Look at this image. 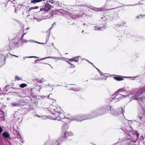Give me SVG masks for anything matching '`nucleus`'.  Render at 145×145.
<instances>
[{"mask_svg": "<svg viewBox=\"0 0 145 145\" xmlns=\"http://www.w3.org/2000/svg\"><path fill=\"white\" fill-rule=\"evenodd\" d=\"M108 106H104L96 110L91 112L90 114H88L86 115H82L81 116H77L72 119L78 121H82L90 119L93 118L103 115L105 114L106 112L108 111Z\"/></svg>", "mask_w": 145, "mask_h": 145, "instance_id": "nucleus-1", "label": "nucleus"}, {"mask_svg": "<svg viewBox=\"0 0 145 145\" xmlns=\"http://www.w3.org/2000/svg\"><path fill=\"white\" fill-rule=\"evenodd\" d=\"M128 97L132 99L139 100L144 103L145 102V87L139 88L137 89L135 94H130Z\"/></svg>", "mask_w": 145, "mask_h": 145, "instance_id": "nucleus-2", "label": "nucleus"}, {"mask_svg": "<svg viewBox=\"0 0 145 145\" xmlns=\"http://www.w3.org/2000/svg\"><path fill=\"white\" fill-rule=\"evenodd\" d=\"M72 133L70 132H68L63 131L61 133V137L58 139V140H53L51 145H59L61 144V142H62L65 140L66 138H67L68 135H71Z\"/></svg>", "mask_w": 145, "mask_h": 145, "instance_id": "nucleus-3", "label": "nucleus"}, {"mask_svg": "<svg viewBox=\"0 0 145 145\" xmlns=\"http://www.w3.org/2000/svg\"><path fill=\"white\" fill-rule=\"evenodd\" d=\"M129 94H130L126 95H122L116 92L112 95L111 98L108 100V101L109 102V103H110L112 101H113L114 103H115L120 101L123 98H124L126 97H128L129 98L131 99V100L130 101H131L133 99L132 98H130L128 97V95Z\"/></svg>", "mask_w": 145, "mask_h": 145, "instance_id": "nucleus-4", "label": "nucleus"}, {"mask_svg": "<svg viewBox=\"0 0 145 145\" xmlns=\"http://www.w3.org/2000/svg\"><path fill=\"white\" fill-rule=\"evenodd\" d=\"M107 107L108 108V111L110 110L111 114L114 116H116L120 114H122L123 116V114L125 112V110H123V108L124 109V108H118L116 111L115 110L112 106L108 105Z\"/></svg>", "mask_w": 145, "mask_h": 145, "instance_id": "nucleus-5", "label": "nucleus"}, {"mask_svg": "<svg viewBox=\"0 0 145 145\" xmlns=\"http://www.w3.org/2000/svg\"><path fill=\"white\" fill-rule=\"evenodd\" d=\"M145 111L143 110L142 112L139 113L138 116L137 120H135V121L140 123V125H142L144 126H145Z\"/></svg>", "mask_w": 145, "mask_h": 145, "instance_id": "nucleus-6", "label": "nucleus"}, {"mask_svg": "<svg viewBox=\"0 0 145 145\" xmlns=\"http://www.w3.org/2000/svg\"><path fill=\"white\" fill-rule=\"evenodd\" d=\"M54 111L56 113V114L57 115L59 116V118H60L59 119L60 121H61V119L65 118H64L65 117V116H63L64 114L63 113V111L62 110H61L60 107H59L58 108H56V109H54Z\"/></svg>", "mask_w": 145, "mask_h": 145, "instance_id": "nucleus-7", "label": "nucleus"}, {"mask_svg": "<svg viewBox=\"0 0 145 145\" xmlns=\"http://www.w3.org/2000/svg\"><path fill=\"white\" fill-rule=\"evenodd\" d=\"M24 102L22 99H19L17 102H13L11 104L14 107L21 106L24 105Z\"/></svg>", "mask_w": 145, "mask_h": 145, "instance_id": "nucleus-8", "label": "nucleus"}, {"mask_svg": "<svg viewBox=\"0 0 145 145\" xmlns=\"http://www.w3.org/2000/svg\"><path fill=\"white\" fill-rule=\"evenodd\" d=\"M52 7H53V6L49 4L48 2H46L44 5V7L42 8L45 10L46 12H48L50 10L51 8Z\"/></svg>", "mask_w": 145, "mask_h": 145, "instance_id": "nucleus-9", "label": "nucleus"}, {"mask_svg": "<svg viewBox=\"0 0 145 145\" xmlns=\"http://www.w3.org/2000/svg\"><path fill=\"white\" fill-rule=\"evenodd\" d=\"M1 135L4 138L9 139L10 138L9 134L6 131H5Z\"/></svg>", "mask_w": 145, "mask_h": 145, "instance_id": "nucleus-10", "label": "nucleus"}, {"mask_svg": "<svg viewBox=\"0 0 145 145\" xmlns=\"http://www.w3.org/2000/svg\"><path fill=\"white\" fill-rule=\"evenodd\" d=\"M106 25V23L104 24V25L103 27H97V26H95L94 27V30L95 31H101L103 29H105L106 28L105 27Z\"/></svg>", "mask_w": 145, "mask_h": 145, "instance_id": "nucleus-11", "label": "nucleus"}, {"mask_svg": "<svg viewBox=\"0 0 145 145\" xmlns=\"http://www.w3.org/2000/svg\"><path fill=\"white\" fill-rule=\"evenodd\" d=\"M48 58H54V59H59L60 58H59V57H44V58H42L40 59H38L35 60V63H36L38 61H41V60H44V59H48Z\"/></svg>", "mask_w": 145, "mask_h": 145, "instance_id": "nucleus-12", "label": "nucleus"}, {"mask_svg": "<svg viewBox=\"0 0 145 145\" xmlns=\"http://www.w3.org/2000/svg\"><path fill=\"white\" fill-rule=\"evenodd\" d=\"M46 12L45 10L42 7L40 8V10L38 11V14H42V15L41 16H44V14L46 13Z\"/></svg>", "mask_w": 145, "mask_h": 145, "instance_id": "nucleus-13", "label": "nucleus"}, {"mask_svg": "<svg viewBox=\"0 0 145 145\" xmlns=\"http://www.w3.org/2000/svg\"><path fill=\"white\" fill-rule=\"evenodd\" d=\"M123 77L124 78V77L120 75H118L114 77V78L117 81H120L124 80Z\"/></svg>", "mask_w": 145, "mask_h": 145, "instance_id": "nucleus-14", "label": "nucleus"}, {"mask_svg": "<svg viewBox=\"0 0 145 145\" xmlns=\"http://www.w3.org/2000/svg\"><path fill=\"white\" fill-rule=\"evenodd\" d=\"M45 80L44 78H42L41 79H39L38 78H36L33 79V81L34 82H39V83H42L44 82Z\"/></svg>", "mask_w": 145, "mask_h": 145, "instance_id": "nucleus-15", "label": "nucleus"}, {"mask_svg": "<svg viewBox=\"0 0 145 145\" xmlns=\"http://www.w3.org/2000/svg\"><path fill=\"white\" fill-rule=\"evenodd\" d=\"M18 42H14L12 43V41L10 42L9 44L10 49L11 50L14 47L16 46Z\"/></svg>", "mask_w": 145, "mask_h": 145, "instance_id": "nucleus-16", "label": "nucleus"}, {"mask_svg": "<svg viewBox=\"0 0 145 145\" xmlns=\"http://www.w3.org/2000/svg\"><path fill=\"white\" fill-rule=\"evenodd\" d=\"M96 69L98 70V72H99V73L102 76H105V78H101L100 79L101 80H106L107 77H106V76L104 75V74L101 71H100L98 69L95 67Z\"/></svg>", "mask_w": 145, "mask_h": 145, "instance_id": "nucleus-17", "label": "nucleus"}, {"mask_svg": "<svg viewBox=\"0 0 145 145\" xmlns=\"http://www.w3.org/2000/svg\"><path fill=\"white\" fill-rule=\"evenodd\" d=\"M135 134L136 135V139L135 140V141H133L134 142H135L138 139L139 136V134L138 133V131L137 130H135L134 132Z\"/></svg>", "mask_w": 145, "mask_h": 145, "instance_id": "nucleus-18", "label": "nucleus"}, {"mask_svg": "<svg viewBox=\"0 0 145 145\" xmlns=\"http://www.w3.org/2000/svg\"><path fill=\"white\" fill-rule=\"evenodd\" d=\"M35 89L37 90H38L39 91H40V89H41V88L40 85H38L37 84L35 86Z\"/></svg>", "mask_w": 145, "mask_h": 145, "instance_id": "nucleus-19", "label": "nucleus"}, {"mask_svg": "<svg viewBox=\"0 0 145 145\" xmlns=\"http://www.w3.org/2000/svg\"><path fill=\"white\" fill-rule=\"evenodd\" d=\"M42 1H44V0H32L31 1V3H35L40 2Z\"/></svg>", "mask_w": 145, "mask_h": 145, "instance_id": "nucleus-20", "label": "nucleus"}, {"mask_svg": "<svg viewBox=\"0 0 145 145\" xmlns=\"http://www.w3.org/2000/svg\"><path fill=\"white\" fill-rule=\"evenodd\" d=\"M79 6H82V7L86 6L88 8H91V7H92L91 6L89 5H88V4L86 5L83 4V5H79Z\"/></svg>", "mask_w": 145, "mask_h": 145, "instance_id": "nucleus-21", "label": "nucleus"}, {"mask_svg": "<svg viewBox=\"0 0 145 145\" xmlns=\"http://www.w3.org/2000/svg\"><path fill=\"white\" fill-rule=\"evenodd\" d=\"M38 8H39V7L37 6L31 7L29 8V10L28 11V12H30V11L32 9H36Z\"/></svg>", "mask_w": 145, "mask_h": 145, "instance_id": "nucleus-22", "label": "nucleus"}, {"mask_svg": "<svg viewBox=\"0 0 145 145\" xmlns=\"http://www.w3.org/2000/svg\"><path fill=\"white\" fill-rule=\"evenodd\" d=\"M36 116L38 117V118H41L42 117L43 119H46L48 118V116H41L39 115H38L37 114L36 115Z\"/></svg>", "mask_w": 145, "mask_h": 145, "instance_id": "nucleus-23", "label": "nucleus"}, {"mask_svg": "<svg viewBox=\"0 0 145 145\" xmlns=\"http://www.w3.org/2000/svg\"><path fill=\"white\" fill-rule=\"evenodd\" d=\"M108 19L105 16H101V21H104L106 20H108Z\"/></svg>", "mask_w": 145, "mask_h": 145, "instance_id": "nucleus-24", "label": "nucleus"}, {"mask_svg": "<svg viewBox=\"0 0 145 145\" xmlns=\"http://www.w3.org/2000/svg\"><path fill=\"white\" fill-rule=\"evenodd\" d=\"M125 24H126V22H124L121 24L116 25H115V27H118L119 26H124Z\"/></svg>", "mask_w": 145, "mask_h": 145, "instance_id": "nucleus-25", "label": "nucleus"}, {"mask_svg": "<svg viewBox=\"0 0 145 145\" xmlns=\"http://www.w3.org/2000/svg\"><path fill=\"white\" fill-rule=\"evenodd\" d=\"M27 86V85L26 84L22 83L20 84V87L21 88H23L25 87H26Z\"/></svg>", "mask_w": 145, "mask_h": 145, "instance_id": "nucleus-26", "label": "nucleus"}, {"mask_svg": "<svg viewBox=\"0 0 145 145\" xmlns=\"http://www.w3.org/2000/svg\"><path fill=\"white\" fill-rule=\"evenodd\" d=\"M124 78H130L131 80H134L135 78H137V77H126L124 76Z\"/></svg>", "mask_w": 145, "mask_h": 145, "instance_id": "nucleus-27", "label": "nucleus"}, {"mask_svg": "<svg viewBox=\"0 0 145 145\" xmlns=\"http://www.w3.org/2000/svg\"><path fill=\"white\" fill-rule=\"evenodd\" d=\"M73 61L75 62H77L78 61V57H75L73 58Z\"/></svg>", "mask_w": 145, "mask_h": 145, "instance_id": "nucleus-28", "label": "nucleus"}, {"mask_svg": "<svg viewBox=\"0 0 145 145\" xmlns=\"http://www.w3.org/2000/svg\"><path fill=\"white\" fill-rule=\"evenodd\" d=\"M124 90H125V89H123V88L120 89H119L116 92L118 93H119L120 92L123 91Z\"/></svg>", "mask_w": 145, "mask_h": 145, "instance_id": "nucleus-29", "label": "nucleus"}, {"mask_svg": "<svg viewBox=\"0 0 145 145\" xmlns=\"http://www.w3.org/2000/svg\"><path fill=\"white\" fill-rule=\"evenodd\" d=\"M25 34H24L23 35H22V37H21V39H22V41L24 42H25L26 43L27 42V40H23V37H24V35H25Z\"/></svg>", "mask_w": 145, "mask_h": 145, "instance_id": "nucleus-30", "label": "nucleus"}, {"mask_svg": "<svg viewBox=\"0 0 145 145\" xmlns=\"http://www.w3.org/2000/svg\"><path fill=\"white\" fill-rule=\"evenodd\" d=\"M15 79L16 80H22V79L20 78L18 76H16L15 77Z\"/></svg>", "mask_w": 145, "mask_h": 145, "instance_id": "nucleus-31", "label": "nucleus"}, {"mask_svg": "<svg viewBox=\"0 0 145 145\" xmlns=\"http://www.w3.org/2000/svg\"><path fill=\"white\" fill-rule=\"evenodd\" d=\"M47 2H49L51 3L52 4H53L54 3V2L53 1V0H49V1H47Z\"/></svg>", "mask_w": 145, "mask_h": 145, "instance_id": "nucleus-32", "label": "nucleus"}, {"mask_svg": "<svg viewBox=\"0 0 145 145\" xmlns=\"http://www.w3.org/2000/svg\"><path fill=\"white\" fill-rule=\"evenodd\" d=\"M50 34L49 33L48 36L47 37L46 39V42L45 43V44L46 43V42H47L48 40L49 39V37H50Z\"/></svg>", "mask_w": 145, "mask_h": 145, "instance_id": "nucleus-33", "label": "nucleus"}, {"mask_svg": "<svg viewBox=\"0 0 145 145\" xmlns=\"http://www.w3.org/2000/svg\"><path fill=\"white\" fill-rule=\"evenodd\" d=\"M140 18H144V16H145V15H140Z\"/></svg>", "mask_w": 145, "mask_h": 145, "instance_id": "nucleus-34", "label": "nucleus"}, {"mask_svg": "<svg viewBox=\"0 0 145 145\" xmlns=\"http://www.w3.org/2000/svg\"><path fill=\"white\" fill-rule=\"evenodd\" d=\"M3 128L0 126V135L1 134V133L3 132Z\"/></svg>", "mask_w": 145, "mask_h": 145, "instance_id": "nucleus-35", "label": "nucleus"}, {"mask_svg": "<svg viewBox=\"0 0 145 145\" xmlns=\"http://www.w3.org/2000/svg\"><path fill=\"white\" fill-rule=\"evenodd\" d=\"M22 8V5H18L17 8L18 9H19Z\"/></svg>", "mask_w": 145, "mask_h": 145, "instance_id": "nucleus-36", "label": "nucleus"}, {"mask_svg": "<svg viewBox=\"0 0 145 145\" xmlns=\"http://www.w3.org/2000/svg\"><path fill=\"white\" fill-rule=\"evenodd\" d=\"M35 42L39 44H45V43H42V42H38L36 41H35Z\"/></svg>", "mask_w": 145, "mask_h": 145, "instance_id": "nucleus-37", "label": "nucleus"}, {"mask_svg": "<svg viewBox=\"0 0 145 145\" xmlns=\"http://www.w3.org/2000/svg\"><path fill=\"white\" fill-rule=\"evenodd\" d=\"M33 58V56H28V57H24V59H25V58Z\"/></svg>", "mask_w": 145, "mask_h": 145, "instance_id": "nucleus-38", "label": "nucleus"}, {"mask_svg": "<svg viewBox=\"0 0 145 145\" xmlns=\"http://www.w3.org/2000/svg\"><path fill=\"white\" fill-rule=\"evenodd\" d=\"M28 42H35V41H34L32 40H28Z\"/></svg>", "mask_w": 145, "mask_h": 145, "instance_id": "nucleus-39", "label": "nucleus"}, {"mask_svg": "<svg viewBox=\"0 0 145 145\" xmlns=\"http://www.w3.org/2000/svg\"><path fill=\"white\" fill-rule=\"evenodd\" d=\"M22 14H23L24 15V16H25L26 18H27V17H28L29 16V14H28V15H27V16H25L24 14V12H23Z\"/></svg>", "mask_w": 145, "mask_h": 145, "instance_id": "nucleus-40", "label": "nucleus"}, {"mask_svg": "<svg viewBox=\"0 0 145 145\" xmlns=\"http://www.w3.org/2000/svg\"><path fill=\"white\" fill-rule=\"evenodd\" d=\"M73 58H71V59H69V61H73Z\"/></svg>", "mask_w": 145, "mask_h": 145, "instance_id": "nucleus-41", "label": "nucleus"}, {"mask_svg": "<svg viewBox=\"0 0 145 145\" xmlns=\"http://www.w3.org/2000/svg\"><path fill=\"white\" fill-rule=\"evenodd\" d=\"M53 28V27H51L49 29V30H50V32H49V34H50V31H51V29H52Z\"/></svg>", "mask_w": 145, "mask_h": 145, "instance_id": "nucleus-42", "label": "nucleus"}, {"mask_svg": "<svg viewBox=\"0 0 145 145\" xmlns=\"http://www.w3.org/2000/svg\"><path fill=\"white\" fill-rule=\"evenodd\" d=\"M56 25V23L55 22H54L52 25V27H53L54 26V25Z\"/></svg>", "mask_w": 145, "mask_h": 145, "instance_id": "nucleus-43", "label": "nucleus"}, {"mask_svg": "<svg viewBox=\"0 0 145 145\" xmlns=\"http://www.w3.org/2000/svg\"><path fill=\"white\" fill-rule=\"evenodd\" d=\"M44 63V64H48V65H49L52 68H53V67H52L50 65V64H48V63Z\"/></svg>", "mask_w": 145, "mask_h": 145, "instance_id": "nucleus-44", "label": "nucleus"}, {"mask_svg": "<svg viewBox=\"0 0 145 145\" xmlns=\"http://www.w3.org/2000/svg\"><path fill=\"white\" fill-rule=\"evenodd\" d=\"M18 10L17 9H16V8H15V12L16 13H17V12L18 11Z\"/></svg>", "mask_w": 145, "mask_h": 145, "instance_id": "nucleus-45", "label": "nucleus"}, {"mask_svg": "<svg viewBox=\"0 0 145 145\" xmlns=\"http://www.w3.org/2000/svg\"><path fill=\"white\" fill-rule=\"evenodd\" d=\"M11 2V3H12V2L10 0H8L7 1V3H8V2Z\"/></svg>", "mask_w": 145, "mask_h": 145, "instance_id": "nucleus-46", "label": "nucleus"}, {"mask_svg": "<svg viewBox=\"0 0 145 145\" xmlns=\"http://www.w3.org/2000/svg\"><path fill=\"white\" fill-rule=\"evenodd\" d=\"M33 58H34L35 59L37 58H39V57H36V56H33Z\"/></svg>", "mask_w": 145, "mask_h": 145, "instance_id": "nucleus-47", "label": "nucleus"}, {"mask_svg": "<svg viewBox=\"0 0 145 145\" xmlns=\"http://www.w3.org/2000/svg\"><path fill=\"white\" fill-rule=\"evenodd\" d=\"M109 20H111L113 19V17H112L110 16L109 18Z\"/></svg>", "mask_w": 145, "mask_h": 145, "instance_id": "nucleus-48", "label": "nucleus"}, {"mask_svg": "<svg viewBox=\"0 0 145 145\" xmlns=\"http://www.w3.org/2000/svg\"><path fill=\"white\" fill-rule=\"evenodd\" d=\"M72 65L71 67H72V68H74V67H75V66H74V65L72 64V65Z\"/></svg>", "mask_w": 145, "mask_h": 145, "instance_id": "nucleus-49", "label": "nucleus"}, {"mask_svg": "<svg viewBox=\"0 0 145 145\" xmlns=\"http://www.w3.org/2000/svg\"><path fill=\"white\" fill-rule=\"evenodd\" d=\"M140 17V16H136V18H139Z\"/></svg>", "mask_w": 145, "mask_h": 145, "instance_id": "nucleus-50", "label": "nucleus"}, {"mask_svg": "<svg viewBox=\"0 0 145 145\" xmlns=\"http://www.w3.org/2000/svg\"><path fill=\"white\" fill-rule=\"evenodd\" d=\"M48 86H49V87H52V85H50L49 84H48Z\"/></svg>", "mask_w": 145, "mask_h": 145, "instance_id": "nucleus-51", "label": "nucleus"}, {"mask_svg": "<svg viewBox=\"0 0 145 145\" xmlns=\"http://www.w3.org/2000/svg\"><path fill=\"white\" fill-rule=\"evenodd\" d=\"M130 131H131V130H129V131H125V132H127V133H129L130 132Z\"/></svg>", "mask_w": 145, "mask_h": 145, "instance_id": "nucleus-52", "label": "nucleus"}, {"mask_svg": "<svg viewBox=\"0 0 145 145\" xmlns=\"http://www.w3.org/2000/svg\"><path fill=\"white\" fill-rule=\"evenodd\" d=\"M55 119L60 120H58V117H56V118ZM54 120H55V119H54Z\"/></svg>", "mask_w": 145, "mask_h": 145, "instance_id": "nucleus-53", "label": "nucleus"}, {"mask_svg": "<svg viewBox=\"0 0 145 145\" xmlns=\"http://www.w3.org/2000/svg\"><path fill=\"white\" fill-rule=\"evenodd\" d=\"M67 62L69 63V64L71 65H72V64H71V63H70L69 61H67Z\"/></svg>", "mask_w": 145, "mask_h": 145, "instance_id": "nucleus-54", "label": "nucleus"}, {"mask_svg": "<svg viewBox=\"0 0 145 145\" xmlns=\"http://www.w3.org/2000/svg\"><path fill=\"white\" fill-rule=\"evenodd\" d=\"M40 97H41L42 98H44V96H41Z\"/></svg>", "mask_w": 145, "mask_h": 145, "instance_id": "nucleus-55", "label": "nucleus"}, {"mask_svg": "<svg viewBox=\"0 0 145 145\" xmlns=\"http://www.w3.org/2000/svg\"><path fill=\"white\" fill-rule=\"evenodd\" d=\"M9 86H5V89H7V87H9Z\"/></svg>", "mask_w": 145, "mask_h": 145, "instance_id": "nucleus-56", "label": "nucleus"}, {"mask_svg": "<svg viewBox=\"0 0 145 145\" xmlns=\"http://www.w3.org/2000/svg\"><path fill=\"white\" fill-rule=\"evenodd\" d=\"M51 94H52H52H51V93H50V94H49V95L48 96V98H49L50 95H51Z\"/></svg>", "mask_w": 145, "mask_h": 145, "instance_id": "nucleus-57", "label": "nucleus"}, {"mask_svg": "<svg viewBox=\"0 0 145 145\" xmlns=\"http://www.w3.org/2000/svg\"><path fill=\"white\" fill-rule=\"evenodd\" d=\"M13 56H15V57H18V56H16V55H13Z\"/></svg>", "mask_w": 145, "mask_h": 145, "instance_id": "nucleus-58", "label": "nucleus"}, {"mask_svg": "<svg viewBox=\"0 0 145 145\" xmlns=\"http://www.w3.org/2000/svg\"><path fill=\"white\" fill-rule=\"evenodd\" d=\"M90 63L91 64L93 65V66H94H94V65H93V63H91H91Z\"/></svg>", "mask_w": 145, "mask_h": 145, "instance_id": "nucleus-59", "label": "nucleus"}, {"mask_svg": "<svg viewBox=\"0 0 145 145\" xmlns=\"http://www.w3.org/2000/svg\"><path fill=\"white\" fill-rule=\"evenodd\" d=\"M131 139L130 138H128V139H127L126 140H131Z\"/></svg>", "mask_w": 145, "mask_h": 145, "instance_id": "nucleus-60", "label": "nucleus"}, {"mask_svg": "<svg viewBox=\"0 0 145 145\" xmlns=\"http://www.w3.org/2000/svg\"><path fill=\"white\" fill-rule=\"evenodd\" d=\"M87 61H88L89 63H91L88 60H86Z\"/></svg>", "mask_w": 145, "mask_h": 145, "instance_id": "nucleus-61", "label": "nucleus"}, {"mask_svg": "<svg viewBox=\"0 0 145 145\" xmlns=\"http://www.w3.org/2000/svg\"><path fill=\"white\" fill-rule=\"evenodd\" d=\"M83 25H86V24L85 23H84L83 24Z\"/></svg>", "mask_w": 145, "mask_h": 145, "instance_id": "nucleus-62", "label": "nucleus"}, {"mask_svg": "<svg viewBox=\"0 0 145 145\" xmlns=\"http://www.w3.org/2000/svg\"><path fill=\"white\" fill-rule=\"evenodd\" d=\"M93 145H96V144H93Z\"/></svg>", "mask_w": 145, "mask_h": 145, "instance_id": "nucleus-63", "label": "nucleus"}, {"mask_svg": "<svg viewBox=\"0 0 145 145\" xmlns=\"http://www.w3.org/2000/svg\"><path fill=\"white\" fill-rule=\"evenodd\" d=\"M92 10H94V9L93 8H91Z\"/></svg>", "mask_w": 145, "mask_h": 145, "instance_id": "nucleus-64", "label": "nucleus"}]
</instances>
